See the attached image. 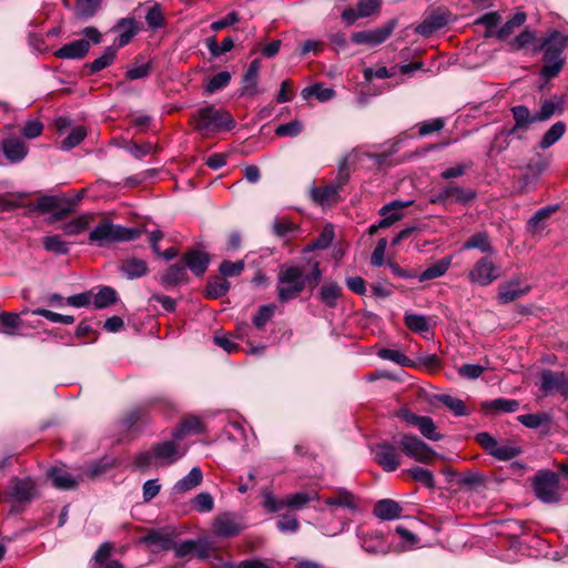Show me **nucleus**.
Returning <instances> with one entry per match:
<instances>
[{"label": "nucleus", "mask_w": 568, "mask_h": 568, "mask_svg": "<svg viewBox=\"0 0 568 568\" xmlns=\"http://www.w3.org/2000/svg\"><path fill=\"white\" fill-rule=\"evenodd\" d=\"M343 185H339V182L336 180L334 183L326 185L324 187H313L311 191V196L314 202L318 204H326L337 200L338 192Z\"/></svg>", "instance_id": "31"}, {"label": "nucleus", "mask_w": 568, "mask_h": 568, "mask_svg": "<svg viewBox=\"0 0 568 568\" xmlns=\"http://www.w3.org/2000/svg\"><path fill=\"white\" fill-rule=\"evenodd\" d=\"M155 465L169 466L182 458L186 452V447H182L176 440H164L153 446Z\"/></svg>", "instance_id": "15"}, {"label": "nucleus", "mask_w": 568, "mask_h": 568, "mask_svg": "<svg viewBox=\"0 0 568 568\" xmlns=\"http://www.w3.org/2000/svg\"><path fill=\"white\" fill-rule=\"evenodd\" d=\"M93 297L94 308L102 310L118 301V293L110 286H102Z\"/></svg>", "instance_id": "42"}, {"label": "nucleus", "mask_w": 568, "mask_h": 568, "mask_svg": "<svg viewBox=\"0 0 568 568\" xmlns=\"http://www.w3.org/2000/svg\"><path fill=\"white\" fill-rule=\"evenodd\" d=\"M275 306L274 305H263L260 306L257 312L253 315L252 322L255 327L263 328L266 323L271 320L274 314Z\"/></svg>", "instance_id": "63"}, {"label": "nucleus", "mask_w": 568, "mask_h": 568, "mask_svg": "<svg viewBox=\"0 0 568 568\" xmlns=\"http://www.w3.org/2000/svg\"><path fill=\"white\" fill-rule=\"evenodd\" d=\"M0 321L3 326L2 332L10 336L17 335L22 325V320L18 313L1 312Z\"/></svg>", "instance_id": "46"}, {"label": "nucleus", "mask_w": 568, "mask_h": 568, "mask_svg": "<svg viewBox=\"0 0 568 568\" xmlns=\"http://www.w3.org/2000/svg\"><path fill=\"white\" fill-rule=\"evenodd\" d=\"M503 275L501 267L496 264L490 255L478 258L468 272L470 283L478 286H488Z\"/></svg>", "instance_id": "5"}, {"label": "nucleus", "mask_w": 568, "mask_h": 568, "mask_svg": "<svg viewBox=\"0 0 568 568\" xmlns=\"http://www.w3.org/2000/svg\"><path fill=\"white\" fill-rule=\"evenodd\" d=\"M452 264V257H444L425 268L418 276L419 282H425L443 276Z\"/></svg>", "instance_id": "37"}, {"label": "nucleus", "mask_w": 568, "mask_h": 568, "mask_svg": "<svg viewBox=\"0 0 568 568\" xmlns=\"http://www.w3.org/2000/svg\"><path fill=\"white\" fill-rule=\"evenodd\" d=\"M539 388L545 395L558 393L568 398V373L544 369L539 377Z\"/></svg>", "instance_id": "13"}, {"label": "nucleus", "mask_w": 568, "mask_h": 568, "mask_svg": "<svg viewBox=\"0 0 568 568\" xmlns=\"http://www.w3.org/2000/svg\"><path fill=\"white\" fill-rule=\"evenodd\" d=\"M142 230L114 224L109 219L100 221L89 233V242L100 247L111 243L130 242L139 239Z\"/></svg>", "instance_id": "3"}, {"label": "nucleus", "mask_w": 568, "mask_h": 568, "mask_svg": "<svg viewBox=\"0 0 568 568\" xmlns=\"http://www.w3.org/2000/svg\"><path fill=\"white\" fill-rule=\"evenodd\" d=\"M49 477L52 480L54 487L59 489H73L78 485L75 478L71 474L61 468H51L49 470Z\"/></svg>", "instance_id": "38"}, {"label": "nucleus", "mask_w": 568, "mask_h": 568, "mask_svg": "<svg viewBox=\"0 0 568 568\" xmlns=\"http://www.w3.org/2000/svg\"><path fill=\"white\" fill-rule=\"evenodd\" d=\"M206 47L213 57H220L230 52L234 47V40L231 37L225 38L221 44L217 43L214 37L206 39Z\"/></svg>", "instance_id": "53"}, {"label": "nucleus", "mask_w": 568, "mask_h": 568, "mask_svg": "<svg viewBox=\"0 0 568 568\" xmlns=\"http://www.w3.org/2000/svg\"><path fill=\"white\" fill-rule=\"evenodd\" d=\"M517 420L530 429H537L544 425L549 426L551 416L548 413L526 414L517 416Z\"/></svg>", "instance_id": "43"}, {"label": "nucleus", "mask_w": 568, "mask_h": 568, "mask_svg": "<svg viewBox=\"0 0 568 568\" xmlns=\"http://www.w3.org/2000/svg\"><path fill=\"white\" fill-rule=\"evenodd\" d=\"M361 547L372 555H385L389 551V545L384 540L382 532H361L358 531Z\"/></svg>", "instance_id": "18"}, {"label": "nucleus", "mask_w": 568, "mask_h": 568, "mask_svg": "<svg viewBox=\"0 0 568 568\" xmlns=\"http://www.w3.org/2000/svg\"><path fill=\"white\" fill-rule=\"evenodd\" d=\"M112 31L119 33L115 48L125 47L133 37L138 33L139 28L136 21L132 17L122 18L118 21V23L112 28Z\"/></svg>", "instance_id": "20"}, {"label": "nucleus", "mask_w": 568, "mask_h": 568, "mask_svg": "<svg viewBox=\"0 0 568 568\" xmlns=\"http://www.w3.org/2000/svg\"><path fill=\"white\" fill-rule=\"evenodd\" d=\"M146 422V412L142 407H135L128 413L125 418L123 419V424L126 428H135L140 423Z\"/></svg>", "instance_id": "64"}, {"label": "nucleus", "mask_w": 568, "mask_h": 568, "mask_svg": "<svg viewBox=\"0 0 568 568\" xmlns=\"http://www.w3.org/2000/svg\"><path fill=\"white\" fill-rule=\"evenodd\" d=\"M61 205V196L57 195H43L38 199L37 203L32 206V210H37L41 213H52L55 207Z\"/></svg>", "instance_id": "56"}, {"label": "nucleus", "mask_w": 568, "mask_h": 568, "mask_svg": "<svg viewBox=\"0 0 568 568\" xmlns=\"http://www.w3.org/2000/svg\"><path fill=\"white\" fill-rule=\"evenodd\" d=\"M556 206H546L538 210L528 221L529 231L536 233L541 230L544 227L541 222L547 220L556 211Z\"/></svg>", "instance_id": "55"}, {"label": "nucleus", "mask_w": 568, "mask_h": 568, "mask_svg": "<svg viewBox=\"0 0 568 568\" xmlns=\"http://www.w3.org/2000/svg\"><path fill=\"white\" fill-rule=\"evenodd\" d=\"M526 21V14L524 12H517L514 17L508 20L497 32V37L501 40L508 38L514 29L520 27Z\"/></svg>", "instance_id": "58"}, {"label": "nucleus", "mask_w": 568, "mask_h": 568, "mask_svg": "<svg viewBox=\"0 0 568 568\" xmlns=\"http://www.w3.org/2000/svg\"><path fill=\"white\" fill-rule=\"evenodd\" d=\"M324 504L329 507L356 511L358 509V498L348 489L338 487L333 494L324 499Z\"/></svg>", "instance_id": "17"}, {"label": "nucleus", "mask_w": 568, "mask_h": 568, "mask_svg": "<svg viewBox=\"0 0 568 568\" xmlns=\"http://www.w3.org/2000/svg\"><path fill=\"white\" fill-rule=\"evenodd\" d=\"M304 125L298 120H293L287 123L280 124L275 129V134L278 136H297L302 133Z\"/></svg>", "instance_id": "62"}, {"label": "nucleus", "mask_w": 568, "mask_h": 568, "mask_svg": "<svg viewBox=\"0 0 568 568\" xmlns=\"http://www.w3.org/2000/svg\"><path fill=\"white\" fill-rule=\"evenodd\" d=\"M42 244L45 251L58 255H64L70 250L69 243L63 241L59 234L44 236Z\"/></svg>", "instance_id": "48"}, {"label": "nucleus", "mask_w": 568, "mask_h": 568, "mask_svg": "<svg viewBox=\"0 0 568 568\" xmlns=\"http://www.w3.org/2000/svg\"><path fill=\"white\" fill-rule=\"evenodd\" d=\"M395 534L398 535V537L402 540V542H400V545L398 547V549L400 551L410 549L418 541L417 536L414 532H412L409 529H407L406 527H404L402 525H398L395 528Z\"/></svg>", "instance_id": "61"}, {"label": "nucleus", "mask_w": 568, "mask_h": 568, "mask_svg": "<svg viewBox=\"0 0 568 568\" xmlns=\"http://www.w3.org/2000/svg\"><path fill=\"white\" fill-rule=\"evenodd\" d=\"M187 281V272L184 262L172 264L161 276L163 285L175 286Z\"/></svg>", "instance_id": "33"}, {"label": "nucleus", "mask_w": 568, "mask_h": 568, "mask_svg": "<svg viewBox=\"0 0 568 568\" xmlns=\"http://www.w3.org/2000/svg\"><path fill=\"white\" fill-rule=\"evenodd\" d=\"M416 427L427 439L437 442L443 438V435L436 432V425L429 416H422Z\"/></svg>", "instance_id": "52"}, {"label": "nucleus", "mask_w": 568, "mask_h": 568, "mask_svg": "<svg viewBox=\"0 0 568 568\" xmlns=\"http://www.w3.org/2000/svg\"><path fill=\"white\" fill-rule=\"evenodd\" d=\"M116 51L118 49L115 48V45L108 47L99 58H97L94 61L88 64L90 72L97 73L109 67L115 59Z\"/></svg>", "instance_id": "47"}, {"label": "nucleus", "mask_w": 568, "mask_h": 568, "mask_svg": "<svg viewBox=\"0 0 568 568\" xmlns=\"http://www.w3.org/2000/svg\"><path fill=\"white\" fill-rule=\"evenodd\" d=\"M120 271L128 280H135L146 275L149 268L144 260L138 257H129L122 261Z\"/></svg>", "instance_id": "27"}, {"label": "nucleus", "mask_w": 568, "mask_h": 568, "mask_svg": "<svg viewBox=\"0 0 568 568\" xmlns=\"http://www.w3.org/2000/svg\"><path fill=\"white\" fill-rule=\"evenodd\" d=\"M476 442L493 457L498 460H510L517 457L521 450L518 446L511 444H498V442L487 432L476 435Z\"/></svg>", "instance_id": "9"}, {"label": "nucleus", "mask_w": 568, "mask_h": 568, "mask_svg": "<svg viewBox=\"0 0 568 568\" xmlns=\"http://www.w3.org/2000/svg\"><path fill=\"white\" fill-rule=\"evenodd\" d=\"M463 250H478L480 253L490 255L494 253L489 235L486 231L476 232L463 244Z\"/></svg>", "instance_id": "28"}, {"label": "nucleus", "mask_w": 568, "mask_h": 568, "mask_svg": "<svg viewBox=\"0 0 568 568\" xmlns=\"http://www.w3.org/2000/svg\"><path fill=\"white\" fill-rule=\"evenodd\" d=\"M403 511L402 506L393 499L378 500L373 509V514L383 520H393L400 517Z\"/></svg>", "instance_id": "26"}, {"label": "nucleus", "mask_w": 568, "mask_h": 568, "mask_svg": "<svg viewBox=\"0 0 568 568\" xmlns=\"http://www.w3.org/2000/svg\"><path fill=\"white\" fill-rule=\"evenodd\" d=\"M320 499V495L317 493H306L300 491L292 495H288L285 500V507L290 509H302L310 501Z\"/></svg>", "instance_id": "41"}, {"label": "nucleus", "mask_w": 568, "mask_h": 568, "mask_svg": "<svg viewBox=\"0 0 568 568\" xmlns=\"http://www.w3.org/2000/svg\"><path fill=\"white\" fill-rule=\"evenodd\" d=\"M447 23L448 19L445 14H432L416 27L415 32L423 37H429Z\"/></svg>", "instance_id": "32"}, {"label": "nucleus", "mask_w": 568, "mask_h": 568, "mask_svg": "<svg viewBox=\"0 0 568 568\" xmlns=\"http://www.w3.org/2000/svg\"><path fill=\"white\" fill-rule=\"evenodd\" d=\"M194 129L203 136L231 131L236 122L232 114L214 105H205L196 110L192 115Z\"/></svg>", "instance_id": "2"}, {"label": "nucleus", "mask_w": 568, "mask_h": 568, "mask_svg": "<svg viewBox=\"0 0 568 568\" xmlns=\"http://www.w3.org/2000/svg\"><path fill=\"white\" fill-rule=\"evenodd\" d=\"M87 131L84 126H75L71 130L68 136L62 141L61 149L64 151H69L77 145H79L85 138Z\"/></svg>", "instance_id": "57"}, {"label": "nucleus", "mask_w": 568, "mask_h": 568, "mask_svg": "<svg viewBox=\"0 0 568 568\" xmlns=\"http://www.w3.org/2000/svg\"><path fill=\"white\" fill-rule=\"evenodd\" d=\"M476 196L477 193L474 189L463 187L458 184L449 183L438 193L432 195L429 201L434 204L457 203L466 205L473 202Z\"/></svg>", "instance_id": "8"}, {"label": "nucleus", "mask_w": 568, "mask_h": 568, "mask_svg": "<svg viewBox=\"0 0 568 568\" xmlns=\"http://www.w3.org/2000/svg\"><path fill=\"white\" fill-rule=\"evenodd\" d=\"M260 69L261 61L258 59H255L250 63L242 79L241 95H255L258 93L257 80Z\"/></svg>", "instance_id": "25"}, {"label": "nucleus", "mask_w": 568, "mask_h": 568, "mask_svg": "<svg viewBox=\"0 0 568 568\" xmlns=\"http://www.w3.org/2000/svg\"><path fill=\"white\" fill-rule=\"evenodd\" d=\"M145 21L150 29L158 30L165 26V18H164V11L162 7L153 2L145 14Z\"/></svg>", "instance_id": "45"}, {"label": "nucleus", "mask_w": 568, "mask_h": 568, "mask_svg": "<svg viewBox=\"0 0 568 568\" xmlns=\"http://www.w3.org/2000/svg\"><path fill=\"white\" fill-rule=\"evenodd\" d=\"M342 295V287L335 282H328L322 285L318 292L320 301L329 308L337 306V301Z\"/></svg>", "instance_id": "35"}, {"label": "nucleus", "mask_w": 568, "mask_h": 568, "mask_svg": "<svg viewBox=\"0 0 568 568\" xmlns=\"http://www.w3.org/2000/svg\"><path fill=\"white\" fill-rule=\"evenodd\" d=\"M536 496L544 503L552 504L560 500L559 478L551 470L538 471L534 479Z\"/></svg>", "instance_id": "6"}, {"label": "nucleus", "mask_w": 568, "mask_h": 568, "mask_svg": "<svg viewBox=\"0 0 568 568\" xmlns=\"http://www.w3.org/2000/svg\"><path fill=\"white\" fill-rule=\"evenodd\" d=\"M7 496L13 503L11 513H20V505L30 503L34 497V483L30 478H11L7 488Z\"/></svg>", "instance_id": "10"}, {"label": "nucleus", "mask_w": 568, "mask_h": 568, "mask_svg": "<svg viewBox=\"0 0 568 568\" xmlns=\"http://www.w3.org/2000/svg\"><path fill=\"white\" fill-rule=\"evenodd\" d=\"M182 261L195 276H202L210 264V256L205 252L194 250L184 254Z\"/></svg>", "instance_id": "23"}, {"label": "nucleus", "mask_w": 568, "mask_h": 568, "mask_svg": "<svg viewBox=\"0 0 568 568\" xmlns=\"http://www.w3.org/2000/svg\"><path fill=\"white\" fill-rule=\"evenodd\" d=\"M1 145L3 154L12 163L22 161L28 154V148L20 138H7L2 141Z\"/></svg>", "instance_id": "21"}, {"label": "nucleus", "mask_w": 568, "mask_h": 568, "mask_svg": "<svg viewBox=\"0 0 568 568\" xmlns=\"http://www.w3.org/2000/svg\"><path fill=\"white\" fill-rule=\"evenodd\" d=\"M244 528L241 518L231 513L217 516L213 523V532L221 538L237 536Z\"/></svg>", "instance_id": "16"}, {"label": "nucleus", "mask_w": 568, "mask_h": 568, "mask_svg": "<svg viewBox=\"0 0 568 568\" xmlns=\"http://www.w3.org/2000/svg\"><path fill=\"white\" fill-rule=\"evenodd\" d=\"M410 202L403 203L400 201H393L379 210V215L382 220L378 222V226L382 229H387L392 226L394 223L399 221L403 217L402 209L409 205Z\"/></svg>", "instance_id": "22"}, {"label": "nucleus", "mask_w": 568, "mask_h": 568, "mask_svg": "<svg viewBox=\"0 0 568 568\" xmlns=\"http://www.w3.org/2000/svg\"><path fill=\"white\" fill-rule=\"evenodd\" d=\"M377 355L382 359L394 362L400 366H408L410 364V359L403 354L402 352L393 348H381L377 352Z\"/></svg>", "instance_id": "60"}, {"label": "nucleus", "mask_w": 568, "mask_h": 568, "mask_svg": "<svg viewBox=\"0 0 568 568\" xmlns=\"http://www.w3.org/2000/svg\"><path fill=\"white\" fill-rule=\"evenodd\" d=\"M530 290V285L521 286L519 277H515L499 286L497 298L500 303H510L527 294Z\"/></svg>", "instance_id": "19"}, {"label": "nucleus", "mask_w": 568, "mask_h": 568, "mask_svg": "<svg viewBox=\"0 0 568 568\" xmlns=\"http://www.w3.org/2000/svg\"><path fill=\"white\" fill-rule=\"evenodd\" d=\"M567 44V38L559 31H554L540 45L544 50L542 62L544 65L540 69V75L544 79L555 78L562 69L565 59L562 52Z\"/></svg>", "instance_id": "4"}, {"label": "nucleus", "mask_w": 568, "mask_h": 568, "mask_svg": "<svg viewBox=\"0 0 568 568\" xmlns=\"http://www.w3.org/2000/svg\"><path fill=\"white\" fill-rule=\"evenodd\" d=\"M230 81L231 73L229 71H221L210 79L205 90L209 94H213L226 88L230 84Z\"/></svg>", "instance_id": "54"}, {"label": "nucleus", "mask_w": 568, "mask_h": 568, "mask_svg": "<svg viewBox=\"0 0 568 568\" xmlns=\"http://www.w3.org/2000/svg\"><path fill=\"white\" fill-rule=\"evenodd\" d=\"M510 111L513 113L515 124L509 129H501L496 134L497 142L503 136H516L517 139H524V135L528 131L529 126L538 122L536 113H531L529 109L525 105H515L511 108Z\"/></svg>", "instance_id": "7"}, {"label": "nucleus", "mask_w": 568, "mask_h": 568, "mask_svg": "<svg viewBox=\"0 0 568 568\" xmlns=\"http://www.w3.org/2000/svg\"><path fill=\"white\" fill-rule=\"evenodd\" d=\"M405 325L414 333L423 334L429 331V318L422 314L405 313Z\"/></svg>", "instance_id": "39"}, {"label": "nucleus", "mask_w": 568, "mask_h": 568, "mask_svg": "<svg viewBox=\"0 0 568 568\" xmlns=\"http://www.w3.org/2000/svg\"><path fill=\"white\" fill-rule=\"evenodd\" d=\"M397 26V20L392 19L386 24L371 29L353 32L351 36V41L355 44H365L368 47H377L384 43L394 32Z\"/></svg>", "instance_id": "11"}, {"label": "nucleus", "mask_w": 568, "mask_h": 568, "mask_svg": "<svg viewBox=\"0 0 568 568\" xmlns=\"http://www.w3.org/2000/svg\"><path fill=\"white\" fill-rule=\"evenodd\" d=\"M481 406L486 412L514 413L518 410L519 402L516 399L500 397L493 400H486Z\"/></svg>", "instance_id": "36"}, {"label": "nucleus", "mask_w": 568, "mask_h": 568, "mask_svg": "<svg viewBox=\"0 0 568 568\" xmlns=\"http://www.w3.org/2000/svg\"><path fill=\"white\" fill-rule=\"evenodd\" d=\"M90 215L83 214L80 215L67 223H64L61 229L67 235H78L84 232L89 227Z\"/></svg>", "instance_id": "51"}, {"label": "nucleus", "mask_w": 568, "mask_h": 568, "mask_svg": "<svg viewBox=\"0 0 568 568\" xmlns=\"http://www.w3.org/2000/svg\"><path fill=\"white\" fill-rule=\"evenodd\" d=\"M203 473L200 467H193L187 475L178 480L173 486L175 494H184L201 485Z\"/></svg>", "instance_id": "29"}, {"label": "nucleus", "mask_w": 568, "mask_h": 568, "mask_svg": "<svg viewBox=\"0 0 568 568\" xmlns=\"http://www.w3.org/2000/svg\"><path fill=\"white\" fill-rule=\"evenodd\" d=\"M203 423L199 417H186L173 432L172 437L175 440H181L192 434H201L203 432Z\"/></svg>", "instance_id": "30"}, {"label": "nucleus", "mask_w": 568, "mask_h": 568, "mask_svg": "<svg viewBox=\"0 0 568 568\" xmlns=\"http://www.w3.org/2000/svg\"><path fill=\"white\" fill-rule=\"evenodd\" d=\"M437 400L443 403L449 410L454 413L455 416H467L469 410L466 407L464 400L456 398L454 396L442 394L436 396Z\"/></svg>", "instance_id": "50"}, {"label": "nucleus", "mask_w": 568, "mask_h": 568, "mask_svg": "<svg viewBox=\"0 0 568 568\" xmlns=\"http://www.w3.org/2000/svg\"><path fill=\"white\" fill-rule=\"evenodd\" d=\"M566 124L564 122H556L550 126V129L544 134L540 140L539 146L542 150L550 148L555 144L565 133Z\"/></svg>", "instance_id": "49"}, {"label": "nucleus", "mask_w": 568, "mask_h": 568, "mask_svg": "<svg viewBox=\"0 0 568 568\" xmlns=\"http://www.w3.org/2000/svg\"><path fill=\"white\" fill-rule=\"evenodd\" d=\"M301 95L305 100L314 97L320 102H327L335 98L336 92L332 88L324 87L322 82H316L312 85L304 88L301 92Z\"/></svg>", "instance_id": "34"}, {"label": "nucleus", "mask_w": 568, "mask_h": 568, "mask_svg": "<svg viewBox=\"0 0 568 568\" xmlns=\"http://www.w3.org/2000/svg\"><path fill=\"white\" fill-rule=\"evenodd\" d=\"M230 282L221 276L210 278L206 285V296L210 298H220L230 290Z\"/></svg>", "instance_id": "44"}, {"label": "nucleus", "mask_w": 568, "mask_h": 568, "mask_svg": "<svg viewBox=\"0 0 568 568\" xmlns=\"http://www.w3.org/2000/svg\"><path fill=\"white\" fill-rule=\"evenodd\" d=\"M320 263L315 262L310 274L298 265L282 268L277 275L276 293L280 302L285 303L296 298L306 285L316 286L322 280Z\"/></svg>", "instance_id": "1"}, {"label": "nucleus", "mask_w": 568, "mask_h": 568, "mask_svg": "<svg viewBox=\"0 0 568 568\" xmlns=\"http://www.w3.org/2000/svg\"><path fill=\"white\" fill-rule=\"evenodd\" d=\"M90 50V42L87 39H78L65 43L55 55L61 59H82Z\"/></svg>", "instance_id": "24"}, {"label": "nucleus", "mask_w": 568, "mask_h": 568, "mask_svg": "<svg viewBox=\"0 0 568 568\" xmlns=\"http://www.w3.org/2000/svg\"><path fill=\"white\" fill-rule=\"evenodd\" d=\"M399 444L404 454L418 463L427 464L436 455L425 442L412 434H404Z\"/></svg>", "instance_id": "12"}, {"label": "nucleus", "mask_w": 568, "mask_h": 568, "mask_svg": "<svg viewBox=\"0 0 568 568\" xmlns=\"http://www.w3.org/2000/svg\"><path fill=\"white\" fill-rule=\"evenodd\" d=\"M561 105L562 101L557 97L545 100L541 103L540 109L536 112L537 121L541 122L549 120L555 113L562 111Z\"/></svg>", "instance_id": "40"}, {"label": "nucleus", "mask_w": 568, "mask_h": 568, "mask_svg": "<svg viewBox=\"0 0 568 568\" xmlns=\"http://www.w3.org/2000/svg\"><path fill=\"white\" fill-rule=\"evenodd\" d=\"M372 453L374 454V460L385 471H394L400 464V453L394 445L387 442L377 443L372 448Z\"/></svg>", "instance_id": "14"}, {"label": "nucleus", "mask_w": 568, "mask_h": 568, "mask_svg": "<svg viewBox=\"0 0 568 568\" xmlns=\"http://www.w3.org/2000/svg\"><path fill=\"white\" fill-rule=\"evenodd\" d=\"M407 473L412 476V478L415 481H417L428 488H433L435 485L433 473L426 468L416 466V467L409 468L407 470Z\"/></svg>", "instance_id": "59"}]
</instances>
